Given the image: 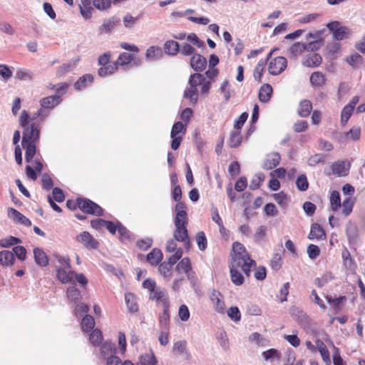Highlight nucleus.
I'll use <instances>...</instances> for the list:
<instances>
[{
    "label": "nucleus",
    "mask_w": 365,
    "mask_h": 365,
    "mask_svg": "<svg viewBox=\"0 0 365 365\" xmlns=\"http://www.w3.org/2000/svg\"><path fill=\"white\" fill-rule=\"evenodd\" d=\"M321 16L319 13H312L300 16L297 21L301 24H309L316 21Z\"/></svg>",
    "instance_id": "6e6d98bb"
},
{
    "label": "nucleus",
    "mask_w": 365,
    "mask_h": 365,
    "mask_svg": "<svg viewBox=\"0 0 365 365\" xmlns=\"http://www.w3.org/2000/svg\"><path fill=\"white\" fill-rule=\"evenodd\" d=\"M140 365H155L157 360L153 353L143 354L139 359Z\"/></svg>",
    "instance_id": "37998d69"
},
{
    "label": "nucleus",
    "mask_w": 365,
    "mask_h": 365,
    "mask_svg": "<svg viewBox=\"0 0 365 365\" xmlns=\"http://www.w3.org/2000/svg\"><path fill=\"white\" fill-rule=\"evenodd\" d=\"M361 130L358 127L352 128L349 132L341 134V138L356 140L359 138Z\"/></svg>",
    "instance_id": "8fccbe9b"
},
{
    "label": "nucleus",
    "mask_w": 365,
    "mask_h": 365,
    "mask_svg": "<svg viewBox=\"0 0 365 365\" xmlns=\"http://www.w3.org/2000/svg\"><path fill=\"white\" fill-rule=\"evenodd\" d=\"M326 237L324 230L318 224H314L309 235L310 240H323Z\"/></svg>",
    "instance_id": "b1692460"
},
{
    "label": "nucleus",
    "mask_w": 365,
    "mask_h": 365,
    "mask_svg": "<svg viewBox=\"0 0 365 365\" xmlns=\"http://www.w3.org/2000/svg\"><path fill=\"white\" fill-rule=\"evenodd\" d=\"M95 327V321L92 316L86 315L81 321V328L84 331H88Z\"/></svg>",
    "instance_id": "79ce46f5"
},
{
    "label": "nucleus",
    "mask_w": 365,
    "mask_h": 365,
    "mask_svg": "<svg viewBox=\"0 0 365 365\" xmlns=\"http://www.w3.org/2000/svg\"><path fill=\"white\" fill-rule=\"evenodd\" d=\"M264 180V176L262 173H257L255 175L250 183L249 187L250 190H255L258 189Z\"/></svg>",
    "instance_id": "c03bdc74"
},
{
    "label": "nucleus",
    "mask_w": 365,
    "mask_h": 365,
    "mask_svg": "<svg viewBox=\"0 0 365 365\" xmlns=\"http://www.w3.org/2000/svg\"><path fill=\"white\" fill-rule=\"evenodd\" d=\"M273 51H270L267 56L266 59H262L259 61L254 71V78L256 81L260 82L262 78L264 66L267 61L271 58Z\"/></svg>",
    "instance_id": "f3484780"
},
{
    "label": "nucleus",
    "mask_w": 365,
    "mask_h": 365,
    "mask_svg": "<svg viewBox=\"0 0 365 365\" xmlns=\"http://www.w3.org/2000/svg\"><path fill=\"white\" fill-rule=\"evenodd\" d=\"M346 61L353 68L359 67L362 63V57L357 53H354L346 58Z\"/></svg>",
    "instance_id": "ea45409f"
},
{
    "label": "nucleus",
    "mask_w": 365,
    "mask_h": 365,
    "mask_svg": "<svg viewBox=\"0 0 365 365\" xmlns=\"http://www.w3.org/2000/svg\"><path fill=\"white\" fill-rule=\"evenodd\" d=\"M325 157L322 153L314 154L308 159V165L311 167H314L319 163H324Z\"/></svg>",
    "instance_id": "603ef678"
},
{
    "label": "nucleus",
    "mask_w": 365,
    "mask_h": 365,
    "mask_svg": "<svg viewBox=\"0 0 365 365\" xmlns=\"http://www.w3.org/2000/svg\"><path fill=\"white\" fill-rule=\"evenodd\" d=\"M175 212L174 237L175 240L183 242L186 248H189L190 240L186 228L188 220L185 204L182 202L178 203L175 205Z\"/></svg>",
    "instance_id": "f257e3e1"
},
{
    "label": "nucleus",
    "mask_w": 365,
    "mask_h": 365,
    "mask_svg": "<svg viewBox=\"0 0 365 365\" xmlns=\"http://www.w3.org/2000/svg\"><path fill=\"white\" fill-rule=\"evenodd\" d=\"M33 73L27 69H20L16 71V77L20 81L31 80L33 78Z\"/></svg>",
    "instance_id": "052dcab7"
},
{
    "label": "nucleus",
    "mask_w": 365,
    "mask_h": 365,
    "mask_svg": "<svg viewBox=\"0 0 365 365\" xmlns=\"http://www.w3.org/2000/svg\"><path fill=\"white\" fill-rule=\"evenodd\" d=\"M93 80V77L91 74H86L81 77L74 84L76 90H81L85 88L88 83H91Z\"/></svg>",
    "instance_id": "58836bf2"
},
{
    "label": "nucleus",
    "mask_w": 365,
    "mask_h": 365,
    "mask_svg": "<svg viewBox=\"0 0 365 365\" xmlns=\"http://www.w3.org/2000/svg\"><path fill=\"white\" fill-rule=\"evenodd\" d=\"M201 78L198 79L200 83H197V86H200V93L202 95L207 94L211 86V83L210 81H207L204 75L200 74Z\"/></svg>",
    "instance_id": "864d4df0"
},
{
    "label": "nucleus",
    "mask_w": 365,
    "mask_h": 365,
    "mask_svg": "<svg viewBox=\"0 0 365 365\" xmlns=\"http://www.w3.org/2000/svg\"><path fill=\"white\" fill-rule=\"evenodd\" d=\"M36 143H29L26 144H22L23 147L26 148V153H25V158L26 162L31 163L32 158L36 154Z\"/></svg>",
    "instance_id": "4c0bfd02"
},
{
    "label": "nucleus",
    "mask_w": 365,
    "mask_h": 365,
    "mask_svg": "<svg viewBox=\"0 0 365 365\" xmlns=\"http://www.w3.org/2000/svg\"><path fill=\"white\" fill-rule=\"evenodd\" d=\"M322 61L321 56L318 53H309L302 58V64L304 66L314 68L319 66Z\"/></svg>",
    "instance_id": "4468645a"
},
{
    "label": "nucleus",
    "mask_w": 365,
    "mask_h": 365,
    "mask_svg": "<svg viewBox=\"0 0 365 365\" xmlns=\"http://www.w3.org/2000/svg\"><path fill=\"white\" fill-rule=\"evenodd\" d=\"M163 259V253L159 249H153L147 255V261L152 266H157Z\"/></svg>",
    "instance_id": "aec40b11"
},
{
    "label": "nucleus",
    "mask_w": 365,
    "mask_h": 365,
    "mask_svg": "<svg viewBox=\"0 0 365 365\" xmlns=\"http://www.w3.org/2000/svg\"><path fill=\"white\" fill-rule=\"evenodd\" d=\"M310 83L311 85L314 88H320L322 87L326 82V78L325 76L319 72V71H315L312 73L310 78Z\"/></svg>",
    "instance_id": "6ab92c4d"
},
{
    "label": "nucleus",
    "mask_w": 365,
    "mask_h": 365,
    "mask_svg": "<svg viewBox=\"0 0 365 365\" xmlns=\"http://www.w3.org/2000/svg\"><path fill=\"white\" fill-rule=\"evenodd\" d=\"M132 60H133V56L131 54H130L128 53H123L118 56L117 61L114 63L116 65V66L118 65L125 66V65H127L129 63H130L132 61Z\"/></svg>",
    "instance_id": "bf43d9fd"
},
{
    "label": "nucleus",
    "mask_w": 365,
    "mask_h": 365,
    "mask_svg": "<svg viewBox=\"0 0 365 365\" xmlns=\"http://www.w3.org/2000/svg\"><path fill=\"white\" fill-rule=\"evenodd\" d=\"M190 66L197 72L202 71L207 66V59L199 53L194 54L190 61Z\"/></svg>",
    "instance_id": "9b49d317"
},
{
    "label": "nucleus",
    "mask_w": 365,
    "mask_h": 365,
    "mask_svg": "<svg viewBox=\"0 0 365 365\" xmlns=\"http://www.w3.org/2000/svg\"><path fill=\"white\" fill-rule=\"evenodd\" d=\"M173 352L178 355L187 354L186 351V341H179L175 342L173 345Z\"/></svg>",
    "instance_id": "09e8293b"
},
{
    "label": "nucleus",
    "mask_w": 365,
    "mask_h": 365,
    "mask_svg": "<svg viewBox=\"0 0 365 365\" xmlns=\"http://www.w3.org/2000/svg\"><path fill=\"white\" fill-rule=\"evenodd\" d=\"M78 207L79 209L88 214L96 216L103 215V209L96 203L88 199H78Z\"/></svg>",
    "instance_id": "423d86ee"
},
{
    "label": "nucleus",
    "mask_w": 365,
    "mask_h": 365,
    "mask_svg": "<svg viewBox=\"0 0 365 365\" xmlns=\"http://www.w3.org/2000/svg\"><path fill=\"white\" fill-rule=\"evenodd\" d=\"M176 269L178 272H183L188 279H191L192 276V271L190 260L187 257H185L180 260L177 264Z\"/></svg>",
    "instance_id": "2eb2a0df"
},
{
    "label": "nucleus",
    "mask_w": 365,
    "mask_h": 365,
    "mask_svg": "<svg viewBox=\"0 0 365 365\" xmlns=\"http://www.w3.org/2000/svg\"><path fill=\"white\" fill-rule=\"evenodd\" d=\"M249 341L258 346H265L268 344L267 339L258 332L251 334L249 336Z\"/></svg>",
    "instance_id": "2f4dec72"
},
{
    "label": "nucleus",
    "mask_w": 365,
    "mask_h": 365,
    "mask_svg": "<svg viewBox=\"0 0 365 365\" xmlns=\"http://www.w3.org/2000/svg\"><path fill=\"white\" fill-rule=\"evenodd\" d=\"M287 66V61L283 56H277L270 59L268 63L269 73L272 76L281 74Z\"/></svg>",
    "instance_id": "0eeeda50"
},
{
    "label": "nucleus",
    "mask_w": 365,
    "mask_h": 365,
    "mask_svg": "<svg viewBox=\"0 0 365 365\" xmlns=\"http://www.w3.org/2000/svg\"><path fill=\"white\" fill-rule=\"evenodd\" d=\"M117 69V66L115 63L110 64L108 66H103L99 68L98 73L101 77H105L108 75L113 74Z\"/></svg>",
    "instance_id": "3c124183"
},
{
    "label": "nucleus",
    "mask_w": 365,
    "mask_h": 365,
    "mask_svg": "<svg viewBox=\"0 0 365 365\" xmlns=\"http://www.w3.org/2000/svg\"><path fill=\"white\" fill-rule=\"evenodd\" d=\"M312 110V105L311 101L308 100H304L300 102L299 108H298V114L302 117H307Z\"/></svg>",
    "instance_id": "c85d7f7f"
},
{
    "label": "nucleus",
    "mask_w": 365,
    "mask_h": 365,
    "mask_svg": "<svg viewBox=\"0 0 365 365\" xmlns=\"http://www.w3.org/2000/svg\"><path fill=\"white\" fill-rule=\"evenodd\" d=\"M169 308L164 309L163 314L160 317V326L163 330L169 331Z\"/></svg>",
    "instance_id": "a18cd8bd"
},
{
    "label": "nucleus",
    "mask_w": 365,
    "mask_h": 365,
    "mask_svg": "<svg viewBox=\"0 0 365 365\" xmlns=\"http://www.w3.org/2000/svg\"><path fill=\"white\" fill-rule=\"evenodd\" d=\"M348 168H346V164L344 161H337L332 165L333 174L338 176H344L347 174Z\"/></svg>",
    "instance_id": "c9c22d12"
},
{
    "label": "nucleus",
    "mask_w": 365,
    "mask_h": 365,
    "mask_svg": "<svg viewBox=\"0 0 365 365\" xmlns=\"http://www.w3.org/2000/svg\"><path fill=\"white\" fill-rule=\"evenodd\" d=\"M327 302L331 306L335 313H338L342 309L343 303L346 301L345 297L332 298L331 296H327Z\"/></svg>",
    "instance_id": "4be33fe9"
},
{
    "label": "nucleus",
    "mask_w": 365,
    "mask_h": 365,
    "mask_svg": "<svg viewBox=\"0 0 365 365\" xmlns=\"http://www.w3.org/2000/svg\"><path fill=\"white\" fill-rule=\"evenodd\" d=\"M327 26L331 31L335 40H343L350 35L349 29L346 26H341L339 21H331Z\"/></svg>",
    "instance_id": "6e6552de"
},
{
    "label": "nucleus",
    "mask_w": 365,
    "mask_h": 365,
    "mask_svg": "<svg viewBox=\"0 0 365 365\" xmlns=\"http://www.w3.org/2000/svg\"><path fill=\"white\" fill-rule=\"evenodd\" d=\"M113 344L111 342L106 341L101 347V354L104 358H107L110 355H113Z\"/></svg>",
    "instance_id": "680f3d73"
},
{
    "label": "nucleus",
    "mask_w": 365,
    "mask_h": 365,
    "mask_svg": "<svg viewBox=\"0 0 365 365\" xmlns=\"http://www.w3.org/2000/svg\"><path fill=\"white\" fill-rule=\"evenodd\" d=\"M179 52L182 55L185 56H192L194 54H195V49L188 43H182L181 46H180Z\"/></svg>",
    "instance_id": "774afa93"
},
{
    "label": "nucleus",
    "mask_w": 365,
    "mask_h": 365,
    "mask_svg": "<svg viewBox=\"0 0 365 365\" xmlns=\"http://www.w3.org/2000/svg\"><path fill=\"white\" fill-rule=\"evenodd\" d=\"M0 76L6 82L12 76V71L7 65L0 64Z\"/></svg>",
    "instance_id": "e2e57ef3"
},
{
    "label": "nucleus",
    "mask_w": 365,
    "mask_h": 365,
    "mask_svg": "<svg viewBox=\"0 0 365 365\" xmlns=\"http://www.w3.org/2000/svg\"><path fill=\"white\" fill-rule=\"evenodd\" d=\"M315 344L324 362L330 364L331 360L329 356V351L327 349V346L324 344V343L320 339H317L315 341Z\"/></svg>",
    "instance_id": "bb28decb"
},
{
    "label": "nucleus",
    "mask_w": 365,
    "mask_h": 365,
    "mask_svg": "<svg viewBox=\"0 0 365 365\" xmlns=\"http://www.w3.org/2000/svg\"><path fill=\"white\" fill-rule=\"evenodd\" d=\"M8 215L15 222H19L27 227L31 225V220L14 208L10 207L8 209Z\"/></svg>",
    "instance_id": "ddd939ff"
},
{
    "label": "nucleus",
    "mask_w": 365,
    "mask_h": 365,
    "mask_svg": "<svg viewBox=\"0 0 365 365\" xmlns=\"http://www.w3.org/2000/svg\"><path fill=\"white\" fill-rule=\"evenodd\" d=\"M272 87L269 84H264L259 91V100L262 103H267L272 97Z\"/></svg>",
    "instance_id": "a211bd4d"
},
{
    "label": "nucleus",
    "mask_w": 365,
    "mask_h": 365,
    "mask_svg": "<svg viewBox=\"0 0 365 365\" xmlns=\"http://www.w3.org/2000/svg\"><path fill=\"white\" fill-rule=\"evenodd\" d=\"M29 115L26 110H23L19 117V125L24 128L22 144L29 143H37L40 136V126L36 123H29Z\"/></svg>",
    "instance_id": "f03ea898"
},
{
    "label": "nucleus",
    "mask_w": 365,
    "mask_h": 365,
    "mask_svg": "<svg viewBox=\"0 0 365 365\" xmlns=\"http://www.w3.org/2000/svg\"><path fill=\"white\" fill-rule=\"evenodd\" d=\"M76 240L88 250H96L99 245L98 242L86 231L76 235Z\"/></svg>",
    "instance_id": "1a4fd4ad"
},
{
    "label": "nucleus",
    "mask_w": 365,
    "mask_h": 365,
    "mask_svg": "<svg viewBox=\"0 0 365 365\" xmlns=\"http://www.w3.org/2000/svg\"><path fill=\"white\" fill-rule=\"evenodd\" d=\"M296 185L300 191H306L309 187L307 176L304 174L299 175L297 179Z\"/></svg>",
    "instance_id": "4d7b16f0"
},
{
    "label": "nucleus",
    "mask_w": 365,
    "mask_h": 365,
    "mask_svg": "<svg viewBox=\"0 0 365 365\" xmlns=\"http://www.w3.org/2000/svg\"><path fill=\"white\" fill-rule=\"evenodd\" d=\"M150 298L155 300L158 303H161L164 309L169 308L170 302L168 294L165 290L160 287H157L150 293Z\"/></svg>",
    "instance_id": "9d476101"
},
{
    "label": "nucleus",
    "mask_w": 365,
    "mask_h": 365,
    "mask_svg": "<svg viewBox=\"0 0 365 365\" xmlns=\"http://www.w3.org/2000/svg\"><path fill=\"white\" fill-rule=\"evenodd\" d=\"M306 50L305 44L302 43H295L292 45L289 48V53L292 57H297L304 51Z\"/></svg>",
    "instance_id": "a19ab883"
},
{
    "label": "nucleus",
    "mask_w": 365,
    "mask_h": 365,
    "mask_svg": "<svg viewBox=\"0 0 365 365\" xmlns=\"http://www.w3.org/2000/svg\"><path fill=\"white\" fill-rule=\"evenodd\" d=\"M233 255L231 262H240L245 264L247 267V264L256 265L255 260L252 259L250 255L245 250V248L242 244L238 242H235L232 245Z\"/></svg>",
    "instance_id": "20e7f679"
},
{
    "label": "nucleus",
    "mask_w": 365,
    "mask_h": 365,
    "mask_svg": "<svg viewBox=\"0 0 365 365\" xmlns=\"http://www.w3.org/2000/svg\"><path fill=\"white\" fill-rule=\"evenodd\" d=\"M242 140V136L240 131L235 130L230 133L228 144L231 148H236L241 144Z\"/></svg>",
    "instance_id": "473e14b6"
},
{
    "label": "nucleus",
    "mask_w": 365,
    "mask_h": 365,
    "mask_svg": "<svg viewBox=\"0 0 365 365\" xmlns=\"http://www.w3.org/2000/svg\"><path fill=\"white\" fill-rule=\"evenodd\" d=\"M163 56V52L160 47L158 46H150L149 47L145 53L146 58L155 61L161 58Z\"/></svg>",
    "instance_id": "cd10ccee"
},
{
    "label": "nucleus",
    "mask_w": 365,
    "mask_h": 365,
    "mask_svg": "<svg viewBox=\"0 0 365 365\" xmlns=\"http://www.w3.org/2000/svg\"><path fill=\"white\" fill-rule=\"evenodd\" d=\"M273 197L277 203L282 207H286L288 203L287 195L284 192H280L273 195Z\"/></svg>",
    "instance_id": "0e129e2a"
},
{
    "label": "nucleus",
    "mask_w": 365,
    "mask_h": 365,
    "mask_svg": "<svg viewBox=\"0 0 365 365\" xmlns=\"http://www.w3.org/2000/svg\"><path fill=\"white\" fill-rule=\"evenodd\" d=\"M353 111L354 108H352L351 106H348L346 105L344 107L341 113V123L342 125H344L348 122Z\"/></svg>",
    "instance_id": "5fc2aeb1"
},
{
    "label": "nucleus",
    "mask_w": 365,
    "mask_h": 365,
    "mask_svg": "<svg viewBox=\"0 0 365 365\" xmlns=\"http://www.w3.org/2000/svg\"><path fill=\"white\" fill-rule=\"evenodd\" d=\"M61 101L60 96H51L43 98L41 101V105L45 108H53Z\"/></svg>",
    "instance_id": "a878e982"
},
{
    "label": "nucleus",
    "mask_w": 365,
    "mask_h": 365,
    "mask_svg": "<svg viewBox=\"0 0 365 365\" xmlns=\"http://www.w3.org/2000/svg\"><path fill=\"white\" fill-rule=\"evenodd\" d=\"M256 265L247 264V267L244 264L240 262H230V277L232 283L236 286H240L244 282V277L242 274L239 272V269H241L247 277H250L251 273V268L255 267Z\"/></svg>",
    "instance_id": "7ed1b4c3"
},
{
    "label": "nucleus",
    "mask_w": 365,
    "mask_h": 365,
    "mask_svg": "<svg viewBox=\"0 0 365 365\" xmlns=\"http://www.w3.org/2000/svg\"><path fill=\"white\" fill-rule=\"evenodd\" d=\"M125 300L127 308L130 312H136L138 310V307L136 303L135 296L131 293H126L125 294Z\"/></svg>",
    "instance_id": "72a5a7b5"
},
{
    "label": "nucleus",
    "mask_w": 365,
    "mask_h": 365,
    "mask_svg": "<svg viewBox=\"0 0 365 365\" xmlns=\"http://www.w3.org/2000/svg\"><path fill=\"white\" fill-rule=\"evenodd\" d=\"M210 299L212 300L215 310L219 313H223L225 309L224 302L220 298V294L214 291L211 296Z\"/></svg>",
    "instance_id": "412c9836"
},
{
    "label": "nucleus",
    "mask_w": 365,
    "mask_h": 365,
    "mask_svg": "<svg viewBox=\"0 0 365 365\" xmlns=\"http://www.w3.org/2000/svg\"><path fill=\"white\" fill-rule=\"evenodd\" d=\"M34 259L36 262L40 266H46L48 264V257L45 252L39 248L34 250Z\"/></svg>",
    "instance_id": "7c9ffc66"
},
{
    "label": "nucleus",
    "mask_w": 365,
    "mask_h": 365,
    "mask_svg": "<svg viewBox=\"0 0 365 365\" xmlns=\"http://www.w3.org/2000/svg\"><path fill=\"white\" fill-rule=\"evenodd\" d=\"M0 32L12 36L15 34L16 31L9 23L2 21H0Z\"/></svg>",
    "instance_id": "338daca9"
},
{
    "label": "nucleus",
    "mask_w": 365,
    "mask_h": 365,
    "mask_svg": "<svg viewBox=\"0 0 365 365\" xmlns=\"http://www.w3.org/2000/svg\"><path fill=\"white\" fill-rule=\"evenodd\" d=\"M173 266L167 262H163L159 265V272L166 281H169L172 277Z\"/></svg>",
    "instance_id": "e433bc0d"
},
{
    "label": "nucleus",
    "mask_w": 365,
    "mask_h": 365,
    "mask_svg": "<svg viewBox=\"0 0 365 365\" xmlns=\"http://www.w3.org/2000/svg\"><path fill=\"white\" fill-rule=\"evenodd\" d=\"M201 78L199 73L191 74L188 80L189 88H186L183 93V97L189 99L192 104L197 102V83H200L198 79Z\"/></svg>",
    "instance_id": "39448f33"
},
{
    "label": "nucleus",
    "mask_w": 365,
    "mask_h": 365,
    "mask_svg": "<svg viewBox=\"0 0 365 365\" xmlns=\"http://www.w3.org/2000/svg\"><path fill=\"white\" fill-rule=\"evenodd\" d=\"M75 272L63 267L56 268V277L63 284L73 282Z\"/></svg>",
    "instance_id": "f8f14e48"
},
{
    "label": "nucleus",
    "mask_w": 365,
    "mask_h": 365,
    "mask_svg": "<svg viewBox=\"0 0 365 365\" xmlns=\"http://www.w3.org/2000/svg\"><path fill=\"white\" fill-rule=\"evenodd\" d=\"M67 296L70 300L76 302L79 299L81 293L75 286H71L67 289Z\"/></svg>",
    "instance_id": "69168bd1"
},
{
    "label": "nucleus",
    "mask_w": 365,
    "mask_h": 365,
    "mask_svg": "<svg viewBox=\"0 0 365 365\" xmlns=\"http://www.w3.org/2000/svg\"><path fill=\"white\" fill-rule=\"evenodd\" d=\"M165 53L170 55L175 56L180 51V44L173 40L168 41L164 44Z\"/></svg>",
    "instance_id": "393cba45"
},
{
    "label": "nucleus",
    "mask_w": 365,
    "mask_h": 365,
    "mask_svg": "<svg viewBox=\"0 0 365 365\" xmlns=\"http://www.w3.org/2000/svg\"><path fill=\"white\" fill-rule=\"evenodd\" d=\"M341 206L340 194L338 191H333L330 196V207L332 211H337Z\"/></svg>",
    "instance_id": "f704fd0d"
},
{
    "label": "nucleus",
    "mask_w": 365,
    "mask_h": 365,
    "mask_svg": "<svg viewBox=\"0 0 365 365\" xmlns=\"http://www.w3.org/2000/svg\"><path fill=\"white\" fill-rule=\"evenodd\" d=\"M280 159V155L277 153H273L267 155L264 163V168L267 170H272L274 168L279 165Z\"/></svg>",
    "instance_id": "dca6fc26"
},
{
    "label": "nucleus",
    "mask_w": 365,
    "mask_h": 365,
    "mask_svg": "<svg viewBox=\"0 0 365 365\" xmlns=\"http://www.w3.org/2000/svg\"><path fill=\"white\" fill-rule=\"evenodd\" d=\"M93 5L100 11H105L111 6V0H93Z\"/></svg>",
    "instance_id": "13d9d810"
},
{
    "label": "nucleus",
    "mask_w": 365,
    "mask_h": 365,
    "mask_svg": "<svg viewBox=\"0 0 365 365\" xmlns=\"http://www.w3.org/2000/svg\"><path fill=\"white\" fill-rule=\"evenodd\" d=\"M187 123L183 124L182 122L178 121L173 125L170 137L174 138L175 136H182L186 133Z\"/></svg>",
    "instance_id": "c756f323"
},
{
    "label": "nucleus",
    "mask_w": 365,
    "mask_h": 365,
    "mask_svg": "<svg viewBox=\"0 0 365 365\" xmlns=\"http://www.w3.org/2000/svg\"><path fill=\"white\" fill-rule=\"evenodd\" d=\"M14 262L15 257L12 252L7 250L0 252V264L2 266H11Z\"/></svg>",
    "instance_id": "5701e85b"
},
{
    "label": "nucleus",
    "mask_w": 365,
    "mask_h": 365,
    "mask_svg": "<svg viewBox=\"0 0 365 365\" xmlns=\"http://www.w3.org/2000/svg\"><path fill=\"white\" fill-rule=\"evenodd\" d=\"M102 339V333L98 329L93 330L89 335V341L93 346L99 345L101 343Z\"/></svg>",
    "instance_id": "de8ad7c7"
},
{
    "label": "nucleus",
    "mask_w": 365,
    "mask_h": 365,
    "mask_svg": "<svg viewBox=\"0 0 365 365\" xmlns=\"http://www.w3.org/2000/svg\"><path fill=\"white\" fill-rule=\"evenodd\" d=\"M354 204V199L351 197L346 198L341 206L342 207V214L345 216H348L352 211Z\"/></svg>",
    "instance_id": "49530a36"
}]
</instances>
